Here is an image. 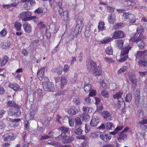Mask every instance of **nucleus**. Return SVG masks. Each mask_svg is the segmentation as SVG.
<instances>
[{"label": "nucleus", "mask_w": 147, "mask_h": 147, "mask_svg": "<svg viewBox=\"0 0 147 147\" xmlns=\"http://www.w3.org/2000/svg\"><path fill=\"white\" fill-rule=\"evenodd\" d=\"M144 30L141 26L138 27L137 29V33H132L131 36L130 40L133 42H138V41L141 39H144L142 33L144 32Z\"/></svg>", "instance_id": "obj_1"}, {"label": "nucleus", "mask_w": 147, "mask_h": 147, "mask_svg": "<svg viewBox=\"0 0 147 147\" xmlns=\"http://www.w3.org/2000/svg\"><path fill=\"white\" fill-rule=\"evenodd\" d=\"M131 47L129 45L125 47L121 51L120 59L118 60L119 62H123L128 58V54L129 51L131 49Z\"/></svg>", "instance_id": "obj_2"}, {"label": "nucleus", "mask_w": 147, "mask_h": 147, "mask_svg": "<svg viewBox=\"0 0 147 147\" xmlns=\"http://www.w3.org/2000/svg\"><path fill=\"white\" fill-rule=\"evenodd\" d=\"M32 13L31 12L24 11L21 13L19 15L20 18H22V20L24 21H28L32 20H34L37 18L35 16H32Z\"/></svg>", "instance_id": "obj_3"}, {"label": "nucleus", "mask_w": 147, "mask_h": 147, "mask_svg": "<svg viewBox=\"0 0 147 147\" xmlns=\"http://www.w3.org/2000/svg\"><path fill=\"white\" fill-rule=\"evenodd\" d=\"M123 16L126 21L130 23H134L136 21V18L134 14L132 13L125 12L123 13Z\"/></svg>", "instance_id": "obj_4"}, {"label": "nucleus", "mask_w": 147, "mask_h": 147, "mask_svg": "<svg viewBox=\"0 0 147 147\" xmlns=\"http://www.w3.org/2000/svg\"><path fill=\"white\" fill-rule=\"evenodd\" d=\"M43 88L44 90L46 91L53 92L55 90L54 84L51 82L43 84Z\"/></svg>", "instance_id": "obj_5"}, {"label": "nucleus", "mask_w": 147, "mask_h": 147, "mask_svg": "<svg viewBox=\"0 0 147 147\" xmlns=\"http://www.w3.org/2000/svg\"><path fill=\"white\" fill-rule=\"evenodd\" d=\"M58 10L59 15L63 20L67 21H69V11H64L63 10Z\"/></svg>", "instance_id": "obj_6"}, {"label": "nucleus", "mask_w": 147, "mask_h": 147, "mask_svg": "<svg viewBox=\"0 0 147 147\" xmlns=\"http://www.w3.org/2000/svg\"><path fill=\"white\" fill-rule=\"evenodd\" d=\"M83 21V19L81 18L77 22V24L75 29V31L76 33L79 34L81 33L84 25Z\"/></svg>", "instance_id": "obj_7"}, {"label": "nucleus", "mask_w": 147, "mask_h": 147, "mask_svg": "<svg viewBox=\"0 0 147 147\" xmlns=\"http://www.w3.org/2000/svg\"><path fill=\"white\" fill-rule=\"evenodd\" d=\"M124 33L122 31L116 30L113 33L112 38L114 39L122 38L125 37Z\"/></svg>", "instance_id": "obj_8"}, {"label": "nucleus", "mask_w": 147, "mask_h": 147, "mask_svg": "<svg viewBox=\"0 0 147 147\" xmlns=\"http://www.w3.org/2000/svg\"><path fill=\"white\" fill-rule=\"evenodd\" d=\"M123 93L121 92H119L113 95V98L114 99H117L119 104L121 105L124 103L123 98L121 97Z\"/></svg>", "instance_id": "obj_9"}, {"label": "nucleus", "mask_w": 147, "mask_h": 147, "mask_svg": "<svg viewBox=\"0 0 147 147\" xmlns=\"http://www.w3.org/2000/svg\"><path fill=\"white\" fill-rule=\"evenodd\" d=\"M129 79L132 84L136 85L138 83V80L135 75L132 73L129 74Z\"/></svg>", "instance_id": "obj_10"}, {"label": "nucleus", "mask_w": 147, "mask_h": 147, "mask_svg": "<svg viewBox=\"0 0 147 147\" xmlns=\"http://www.w3.org/2000/svg\"><path fill=\"white\" fill-rule=\"evenodd\" d=\"M45 68L41 67L40 69L38 71L37 76L40 80H42L44 76Z\"/></svg>", "instance_id": "obj_11"}, {"label": "nucleus", "mask_w": 147, "mask_h": 147, "mask_svg": "<svg viewBox=\"0 0 147 147\" xmlns=\"http://www.w3.org/2000/svg\"><path fill=\"white\" fill-rule=\"evenodd\" d=\"M23 27L26 32L30 33L31 32L32 26L28 22H26L23 25Z\"/></svg>", "instance_id": "obj_12"}, {"label": "nucleus", "mask_w": 147, "mask_h": 147, "mask_svg": "<svg viewBox=\"0 0 147 147\" xmlns=\"http://www.w3.org/2000/svg\"><path fill=\"white\" fill-rule=\"evenodd\" d=\"M73 140L72 137L70 136H67L65 134L62 140V142L64 144L69 143L71 142Z\"/></svg>", "instance_id": "obj_13"}, {"label": "nucleus", "mask_w": 147, "mask_h": 147, "mask_svg": "<svg viewBox=\"0 0 147 147\" xmlns=\"http://www.w3.org/2000/svg\"><path fill=\"white\" fill-rule=\"evenodd\" d=\"M99 137L105 141H108L111 138V136L104 133H101Z\"/></svg>", "instance_id": "obj_14"}, {"label": "nucleus", "mask_w": 147, "mask_h": 147, "mask_svg": "<svg viewBox=\"0 0 147 147\" xmlns=\"http://www.w3.org/2000/svg\"><path fill=\"white\" fill-rule=\"evenodd\" d=\"M92 72L95 76L101 75L102 73V68L100 65L98 66L96 68L94 69Z\"/></svg>", "instance_id": "obj_15"}, {"label": "nucleus", "mask_w": 147, "mask_h": 147, "mask_svg": "<svg viewBox=\"0 0 147 147\" xmlns=\"http://www.w3.org/2000/svg\"><path fill=\"white\" fill-rule=\"evenodd\" d=\"M4 140L5 141L11 140L14 139L13 134L12 133H9L4 135Z\"/></svg>", "instance_id": "obj_16"}, {"label": "nucleus", "mask_w": 147, "mask_h": 147, "mask_svg": "<svg viewBox=\"0 0 147 147\" xmlns=\"http://www.w3.org/2000/svg\"><path fill=\"white\" fill-rule=\"evenodd\" d=\"M99 121L98 118L97 117H93L90 122V125L92 127L96 126Z\"/></svg>", "instance_id": "obj_17"}, {"label": "nucleus", "mask_w": 147, "mask_h": 147, "mask_svg": "<svg viewBox=\"0 0 147 147\" xmlns=\"http://www.w3.org/2000/svg\"><path fill=\"white\" fill-rule=\"evenodd\" d=\"M66 112L71 115H74L76 114L77 110L74 106L71 107L68 109L66 110Z\"/></svg>", "instance_id": "obj_18"}, {"label": "nucleus", "mask_w": 147, "mask_h": 147, "mask_svg": "<svg viewBox=\"0 0 147 147\" xmlns=\"http://www.w3.org/2000/svg\"><path fill=\"white\" fill-rule=\"evenodd\" d=\"M37 112V111L36 109H31L30 113L28 116L29 117H26V120H28L29 119H33L35 115L36 114Z\"/></svg>", "instance_id": "obj_19"}, {"label": "nucleus", "mask_w": 147, "mask_h": 147, "mask_svg": "<svg viewBox=\"0 0 147 147\" xmlns=\"http://www.w3.org/2000/svg\"><path fill=\"white\" fill-rule=\"evenodd\" d=\"M8 87L15 91H17L19 89H21L19 85L16 83H10L8 85Z\"/></svg>", "instance_id": "obj_20"}, {"label": "nucleus", "mask_w": 147, "mask_h": 147, "mask_svg": "<svg viewBox=\"0 0 147 147\" xmlns=\"http://www.w3.org/2000/svg\"><path fill=\"white\" fill-rule=\"evenodd\" d=\"M108 22L111 24H113L115 22V16L114 14L111 13L108 18Z\"/></svg>", "instance_id": "obj_21"}, {"label": "nucleus", "mask_w": 147, "mask_h": 147, "mask_svg": "<svg viewBox=\"0 0 147 147\" xmlns=\"http://www.w3.org/2000/svg\"><path fill=\"white\" fill-rule=\"evenodd\" d=\"M112 40V38L110 37H106L100 40V43L102 44H105L108 43Z\"/></svg>", "instance_id": "obj_22"}, {"label": "nucleus", "mask_w": 147, "mask_h": 147, "mask_svg": "<svg viewBox=\"0 0 147 147\" xmlns=\"http://www.w3.org/2000/svg\"><path fill=\"white\" fill-rule=\"evenodd\" d=\"M139 64L141 66H147V60L145 58H141L139 61Z\"/></svg>", "instance_id": "obj_23"}, {"label": "nucleus", "mask_w": 147, "mask_h": 147, "mask_svg": "<svg viewBox=\"0 0 147 147\" xmlns=\"http://www.w3.org/2000/svg\"><path fill=\"white\" fill-rule=\"evenodd\" d=\"M106 128L109 130H113L115 129L114 124L111 122H107L105 124Z\"/></svg>", "instance_id": "obj_24"}, {"label": "nucleus", "mask_w": 147, "mask_h": 147, "mask_svg": "<svg viewBox=\"0 0 147 147\" xmlns=\"http://www.w3.org/2000/svg\"><path fill=\"white\" fill-rule=\"evenodd\" d=\"M22 2H26L24 4L25 6H26V5L30 6L35 3L34 0H22Z\"/></svg>", "instance_id": "obj_25"}, {"label": "nucleus", "mask_w": 147, "mask_h": 147, "mask_svg": "<svg viewBox=\"0 0 147 147\" xmlns=\"http://www.w3.org/2000/svg\"><path fill=\"white\" fill-rule=\"evenodd\" d=\"M127 137V136L125 134L121 132L119 136L118 140L120 142H123L126 139Z\"/></svg>", "instance_id": "obj_26"}, {"label": "nucleus", "mask_w": 147, "mask_h": 147, "mask_svg": "<svg viewBox=\"0 0 147 147\" xmlns=\"http://www.w3.org/2000/svg\"><path fill=\"white\" fill-rule=\"evenodd\" d=\"M142 40L141 39L139 40L138 42H136L139 48L141 49H143L146 45V44L144 41H141Z\"/></svg>", "instance_id": "obj_27"}, {"label": "nucleus", "mask_w": 147, "mask_h": 147, "mask_svg": "<svg viewBox=\"0 0 147 147\" xmlns=\"http://www.w3.org/2000/svg\"><path fill=\"white\" fill-rule=\"evenodd\" d=\"M90 64L87 65H86L87 69L88 70L90 71L92 69V66H93L94 69L97 67L96 66V63L92 61H90Z\"/></svg>", "instance_id": "obj_28"}, {"label": "nucleus", "mask_w": 147, "mask_h": 147, "mask_svg": "<svg viewBox=\"0 0 147 147\" xmlns=\"http://www.w3.org/2000/svg\"><path fill=\"white\" fill-rule=\"evenodd\" d=\"M2 47L3 49H7L10 46V42L8 41H3L2 42Z\"/></svg>", "instance_id": "obj_29"}, {"label": "nucleus", "mask_w": 147, "mask_h": 147, "mask_svg": "<svg viewBox=\"0 0 147 147\" xmlns=\"http://www.w3.org/2000/svg\"><path fill=\"white\" fill-rule=\"evenodd\" d=\"M135 4L134 0H127L124 3V5L125 6H133Z\"/></svg>", "instance_id": "obj_30"}, {"label": "nucleus", "mask_w": 147, "mask_h": 147, "mask_svg": "<svg viewBox=\"0 0 147 147\" xmlns=\"http://www.w3.org/2000/svg\"><path fill=\"white\" fill-rule=\"evenodd\" d=\"M7 105L9 107H13L17 109L19 108L18 105L13 101L9 100L7 102Z\"/></svg>", "instance_id": "obj_31"}, {"label": "nucleus", "mask_w": 147, "mask_h": 147, "mask_svg": "<svg viewBox=\"0 0 147 147\" xmlns=\"http://www.w3.org/2000/svg\"><path fill=\"white\" fill-rule=\"evenodd\" d=\"M115 45L117 47L121 49L123 46L124 42L122 40H116L115 42Z\"/></svg>", "instance_id": "obj_32"}, {"label": "nucleus", "mask_w": 147, "mask_h": 147, "mask_svg": "<svg viewBox=\"0 0 147 147\" xmlns=\"http://www.w3.org/2000/svg\"><path fill=\"white\" fill-rule=\"evenodd\" d=\"M135 98V104L136 105H141L144 102L143 98L140 97H137Z\"/></svg>", "instance_id": "obj_33"}, {"label": "nucleus", "mask_w": 147, "mask_h": 147, "mask_svg": "<svg viewBox=\"0 0 147 147\" xmlns=\"http://www.w3.org/2000/svg\"><path fill=\"white\" fill-rule=\"evenodd\" d=\"M50 27H51V29L54 33H56L59 29V25L58 24H52L51 25Z\"/></svg>", "instance_id": "obj_34"}, {"label": "nucleus", "mask_w": 147, "mask_h": 147, "mask_svg": "<svg viewBox=\"0 0 147 147\" xmlns=\"http://www.w3.org/2000/svg\"><path fill=\"white\" fill-rule=\"evenodd\" d=\"M81 117L82 118V120L87 121L90 119V117L88 114L84 113L81 115Z\"/></svg>", "instance_id": "obj_35"}, {"label": "nucleus", "mask_w": 147, "mask_h": 147, "mask_svg": "<svg viewBox=\"0 0 147 147\" xmlns=\"http://www.w3.org/2000/svg\"><path fill=\"white\" fill-rule=\"evenodd\" d=\"M123 128V127L122 126H118L115 129L114 131L111 132L110 133V134L115 135L117 134L118 133L119 131L121 130Z\"/></svg>", "instance_id": "obj_36"}, {"label": "nucleus", "mask_w": 147, "mask_h": 147, "mask_svg": "<svg viewBox=\"0 0 147 147\" xmlns=\"http://www.w3.org/2000/svg\"><path fill=\"white\" fill-rule=\"evenodd\" d=\"M135 56L136 58L139 59V60L141 58H145L144 57L142 51H138L137 53L135 54Z\"/></svg>", "instance_id": "obj_37"}, {"label": "nucleus", "mask_w": 147, "mask_h": 147, "mask_svg": "<svg viewBox=\"0 0 147 147\" xmlns=\"http://www.w3.org/2000/svg\"><path fill=\"white\" fill-rule=\"evenodd\" d=\"M61 87L63 88L64 86L66 85L67 83V79L64 77H61Z\"/></svg>", "instance_id": "obj_38"}, {"label": "nucleus", "mask_w": 147, "mask_h": 147, "mask_svg": "<svg viewBox=\"0 0 147 147\" xmlns=\"http://www.w3.org/2000/svg\"><path fill=\"white\" fill-rule=\"evenodd\" d=\"M127 67L126 66H123L117 71L118 74H121L126 71L127 69Z\"/></svg>", "instance_id": "obj_39"}, {"label": "nucleus", "mask_w": 147, "mask_h": 147, "mask_svg": "<svg viewBox=\"0 0 147 147\" xmlns=\"http://www.w3.org/2000/svg\"><path fill=\"white\" fill-rule=\"evenodd\" d=\"M105 24L103 22L100 21L99 22L98 27L99 30H103L105 29V27L104 26Z\"/></svg>", "instance_id": "obj_40"}, {"label": "nucleus", "mask_w": 147, "mask_h": 147, "mask_svg": "<svg viewBox=\"0 0 147 147\" xmlns=\"http://www.w3.org/2000/svg\"><path fill=\"white\" fill-rule=\"evenodd\" d=\"M59 130L63 132L62 133L67 132L68 131L69 128L66 127L62 126L58 128Z\"/></svg>", "instance_id": "obj_41"}, {"label": "nucleus", "mask_w": 147, "mask_h": 147, "mask_svg": "<svg viewBox=\"0 0 147 147\" xmlns=\"http://www.w3.org/2000/svg\"><path fill=\"white\" fill-rule=\"evenodd\" d=\"M14 26L16 30L20 31L21 28L22 24L18 22H16L15 23Z\"/></svg>", "instance_id": "obj_42"}, {"label": "nucleus", "mask_w": 147, "mask_h": 147, "mask_svg": "<svg viewBox=\"0 0 147 147\" xmlns=\"http://www.w3.org/2000/svg\"><path fill=\"white\" fill-rule=\"evenodd\" d=\"M91 85L89 84H85L84 88V90L86 92H89L91 89Z\"/></svg>", "instance_id": "obj_43"}, {"label": "nucleus", "mask_w": 147, "mask_h": 147, "mask_svg": "<svg viewBox=\"0 0 147 147\" xmlns=\"http://www.w3.org/2000/svg\"><path fill=\"white\" fill-rule=\"evenodd\" d=\"M102 115L104 118L107 119L109 117L111 116V114L109 112L107 111H104L102 113Z\"/></svg>", "instance_id": "obj_44"}, {"label": "nucleus", "mask_w": 147, "mask_h": 147, "mask_svg": "<svg viewBox=\"0 0 147 147\" xmlns=\"http://www.w3.org/2000/svg\"><path fill=\"white\" fill-rule=\"evenodd\" d=\"M123 24L121 23H117L113 25V27L115 30L119 29L123 27Z\"/></svg>", "instance_id": "obj_45"}, {"label": "nucleus", "mask_w": 147, "mask_h": 147, "mask_svg": "<svg viewBox=\"0 0 147 147\" xmlns=\"http://www.w3.org/2000/svg\"><path fill=\"white\" fill-rule=\"evenodd\" d=\"M8 61V58L7 57H5L0 63V66L2 67L4 66Z\"/></svg>", "instance_id": "obj_46"}, {"label": "nucleus", "mask_w": 147, "mask_h": 147, "mask_svg": "<svg viewBox=\"0 0 147 147\" xmlns=\"http://www.w3.org/2000/svg\"><path fill=\"white\" fill-rule=\"evenodd\" d=\"M37 93L38 96V98L39 100H40L42 98L43 95L42 93V90L38 89L37 90Z\"/></svg>", "instance_id": "obj_47"}, {"label": "nucleus", "mask_w": 147, "mask_h": 147, "mask_svg": "<svg viewBox=\"0 0 147 147\" xmlns=\"http://www.w3.org/2000/svg\"><path fill=\"white\" fill-rule=\"evenodd\" d=\"M105 51L106 53L109 55L113 54V51L111 47H107L105 49Z\"/></svg>", "instance_id": "obj_48"}, {"label": "nucleus", "mask_w": 147, "mask_h": 147, "mask_svg": "<svg viewBox=\"0 0 147 147\" xmlns=\"http://www.w3.org/2000/svg\"><path fill=\"white\" fill-rule=\"evenodd\" d=\"M132 95L131 94L129 93L127 94L125 97V101L128 102L130 101L132 98Z\"/></svg>", "instance_id": "obj_49"}, {"label": "nucleus", "mask_w": 147, "mask_h": 147, "mask_svg": "<svg viewBox=\"0 0 147 147\" xmlns=\"http://www.w3.org/2000/svg\"><path fill=\"white\" fill-rule=\"evenodd\" d=\"M101 95L104 98H108L109 96L108 92L107 91L105 90L102 91Z\"/></svg>", "instance_id": "obj_50"}, {"label": "nucleus", "mask_w": 147, "mask_h": 147, "mask_svg": "<svg viewBox=\"0 0 147 147\" xmlns=\"http://www.w3.org/2000/svg\"><path fill=\"white\" fill-rule=\"evenodd\" d=\"M74 132L76 135H81L82 134V130L81 127H79L74 130Z\"/></svg>", "instance_id": "obj_51"}, {"label": "nucleus", "mask_w": 147, "mask_h": 147, "mask_svg": "<svg viewBox=\"0 0 147 147\" xmlns=\"http://www.w3.org/2000/svg\"><path fill=\"white\" fill-rule=\"evenodd\" d=\"M73 102L76 105H79L80 103V98L79 96H76L73 100Z\"/></svg>", "instance_id": "obj_52"}, {"label": "nucleus", "mask_w": 147, "mask_h": 147, "mask_svg": "<svg viewBox=\"0 0 147 147\" xmlns=\"http://www.w3.org/2000/svg\"><path fill=\"white\" fill-rule=\"evenodd\" d=\"M75 123L76 125H80L82 124V121L80 118L76 117L75 119Z\"/></svg>", "instance_id": "obj_53"}, {"label": "nucleus", "mask_w": 147, "mask_h": 147, "mask_svg": "<svg viewBox=\"0 0 147 147\" xmlns=\"http://www.w3.org/2000/svg\"><path fill=\"white\" fill-rule=\"evenodd\" d=\"M83 111L86 112L91 113L92 111V108L87 107H84L82 108Z\"/></svg>", "instance_id": "obj_54"}, {"label": "nucleus", "mask_w": 147, "mask_h": 147, "mask_svg": "<svg viewBox=\"0 0 147 147\" xmlns=\"http://www.w3.org/2000/svg\"><path fill=\"white\" fill-rule=\"evenodd\" d=\"M145 135V134L143 132L141 133L140 132H139L136 134L137 137L138 138H144Z\"/></svg>", "instance_id": "obj_55"}, {"label": "nucleus", "mask_w": 147, "mask_h": 147, "mask_svg": "<svg viewBox=\"0 0 147 147\" xmlns=\"http://www.w3.org/2000/svg\"><path fill=\"white\" fill-rule=\"evenodd\" d=\"M50 144L55 147H59L61 146L60 145V143L56 141L51 142L50 143Z\"/></svg>", "instance_id": "obj_56"}, {"label": "nucleus", "mask_w": 147, "mask_h": 147, "mask_svg": "<svg viewBox=\"0 0 147 147\" xmlns=\"http://www.w3.org/2000/svg\"><path fill=\"white\" fill-rule=\"evenodd\" d=\"M38 26L41 29L45 28L46 27V26L42 22H39L38 24Z\"/></svg>", "instance_id": "obj_57"}, {"label": "nucleus", "mask_w": 147, "mask_h": 147, "mask_svg": "<svg viewBox=\"0 0 147 147\" xmlns=\"http://www.w3.org/2000/svg\"><path fill=\"white\" fill-rule=\"evenodd\" d=\"M64 134H64V133H62L60 135L58 136L55 137V140H63V137H64Z\"/></svg>", "instance_id": "obj_58"}, {"label": "nucleus", "mask_w": 147, "mask_h": 147, "mask_svg": "<svg viewBox=\"0 0 147 147\" xmlns=\"http://www.w3.org/2000/svg\"><path fill=\"white\" fill-rule=\"evenodd\" d=\"M105 61L107 63H110L114 62L112 59L110 58L105 57H104Z\"/></svg>", "instance_id": "obj_59"}, {"label": "nucleus", "mask_w": 147, "mask_h": 147, "mask_svg": "<svg viewBox=\"0 0 147 147\" xmlns=\"http://www.w3.org/2000/svg\"><path fill=\"white\" fill-rule=\"evenodd\" d=\"M43 12V8L42 7H39L35 11L36 13L39 14L42 13Z\"/></svg>", "instance_id": "obj_60"}, {"label": "nucleus", "mask_w": 147, "mask_h": 147, "mask_svg": "<svg viewBox=\"0 0 147 147\" xmlns=\"http://www.w3.org/2000/svg\"><path fill=\"white\" fill-rule=\"evenodd\" d=\"M91 33V30H86L85 32V36L87 37H89L90 36Z\"/></svg>", "instance_id": "obj_61"}, {"label": "nucleus", "mask_w": 147, "mask_h": 147, "mask_svg": "<svg viewBox=\"0 0 147 147\" xmlns=\"http://www.w3.org/2000/svg\"><path fill=\"white\" fill-rule=\"evenodd\" d=\"M7 34V30L5 28L3 29L0 32V36L3 37L5 36Z\"/></svg>", "instance_id": "obj_62"}, {"label": "nucleus", "mask_w": 147, "mask_h": 147, "mask_svg": "<svg viewBox=\"0 0 147 147\" xmlns=\"http://www.w3.org/2000/svg\"><path fill=\"white\" fill-rule=\"evenodd\" d=\"M138 73L140 76L143 77L147 75V71H139Z\"/></svg>", "instance_id": "obj_63"}, {"label": "nucleus", "mask_w": 147, "mask_h": 147, "mask_svg": "<svg viewBox=\"0 0 147 147\" xmlns=\"http://www.w3.org/2000/svg\"><path fill=\"white\" fill-rule=\"evenodd\" d=\"M96 94V92L95 90L92 89L90 92L89 95L91 96H95Z\"/></svg>", "instance_id": "obj_64"}]
</instances>
